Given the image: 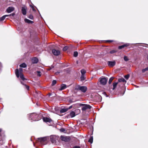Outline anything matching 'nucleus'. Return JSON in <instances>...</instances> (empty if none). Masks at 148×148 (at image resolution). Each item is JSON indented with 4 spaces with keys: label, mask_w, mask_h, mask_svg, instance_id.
<instances>
[{
    "label": "nucleus",
    "mask_w": 148,
    "mask_h": 148,
    "mask_svg": "<svg viewBox=\"0 0 148 148\" xmlns=\"http://www.w3.org/2000/svg\"><path fill=\"white\" fill-rule=\"evenodd\" d=\"M68 49V47L67 46H65V47H64V48H63V50L64 51H66Z\"/></svg>",
    "instance_id": "34"
},
{
    "label": "nucleus",
    "mask_w": 148,
    "mask_h": 148,
    "mask_svg": "<svg viewBox=\"0 0 148 148\" xmlns=\"http://www.w3.org/2000/svg\"><path fill=\"white\" fill-rule=\"evenodd\" d=\"M116 51L114 50H112L110 51V53L111 54L113 53H114L116 52Z\"/></svg>",
    "instance_id": "33"
},
{
    "label": "nucleus",
    "mask_w": 148,
    "mask_h": 148,
    "mask_svg": "<svg viewBox=\"0 0 148 148\" xmlns=\"http://www.w3.org/2000/svg\"><path fill=\"white\" fill-rule=\"evenodd\" d=\"M118 83V82H114L113 83V88L112 89L113 90H114V89H115V88L116 87V86Z\"/></svg>",
    "instance_id": "22"
},
{
    "label": "nucleus",
    "mask_w": 148,
    "mask_h": 148,
    "mask_svg": "<svg viewBox=\"0 0 148 148\" xmlns=\"http://www.w3.org/2000/svg\"><path fill=\"white\" fill-rule=\"evenodd\" d=\"M38 141L42 145H45L47 143V138L45 137L38 138Z\"/></svg>",
    "instance_id": "4"
},
{
    "label": "nucleus",
    "mask_w": 148,
    "mask_h": 148,
    "mask_svg": "<svg viewBox=\"0 0 148 148\" xmlns=\"http://www.w3.org/2000/svg\"><path fill=\"white\" fill-rule=\"evenodd\" d=\"M60 138L61 140L64 142H68L70 140L71 138L69 136H65L61 135L60 136Z\"/></svg>",
    "instance_id": "5"
},
{
    "label": "nucleus",
    "mask_w": 148,
    "mask_h": 148,
    "mask_svg": "<svg viewBox=\"0 0 148 148\" xmlns=\"http://www.w3.org/2000/svg\"><path fill=\"white\" fill-rule=\"evenodd\" d=\"M23 69L21 68H20L19 70L16 69L15 70V74L17 77L18 78L20 76V78L23 81L26 80V79L24 77L22 72Z\"/></svg>",
    "instance_id": "1"
},
{
    "label": "nucleus",
    "mask_w": 148,
    "mask_h": 148,
    "mask_svg": "<svg viewBox=\"0 0 148 148\" xmlns=\"http://www.w3.org/2000/svg\"><path fill=\"white\" fill-rule=\"evenodd\" d=\"M88 142L92 143L93 142V137L91 136L88 140Z\"/></svg>",
    "instance_id": "25"
},
{
    "label": "nucleus",
    "mask_w": 148,
    "mask_h": 148,
    "mask_svg": "<svg viewBox=\"0 0 148 148\" xmlns=\"http://www.w3.org/2000/svg\"><path fill=\"white\" fill-rule=\"evenodd\" d=\"M43 120L44 121L46 122L51 123L52 122V120L51 119L48 117H44Z\"/></svg>",
    "instance_id": "11"
},
{
    "label": "nucleus",
    "mask_w": 148,
    "mask_h": 148,
    "mask_svg": "<svg viewBox=\"0 0 148 148\" xmlns=\"http://www.w3.org/2000/svg\"><path fill=\"white\" fill-rule=\"evenodd\" d=\"M75 116V113L74 111H71L70 112L69 116H70L71 118L74 117Z\"/></svg>",
    "instance_id": "16"
},
{
    "label": "nucleus",
    "mask_w": 148,
    "mask_h": 148,
    "mask_svg": "<svg viewBox=\"0 0 148 148\" xmlns=\"http://www.w3.org/2000/svg\"><path fill=\"white\" fill-rule=\"evenodd\" d=\"M83 105L82 106L83 107L82 108V110L83 111H85L88 109H90L91 107L89 105L83 104Z\"/></svg>",
    "instance_id": "7"
},
{
    "label": "nucleus",
    "mask_w": 148,
    "mask_h": 148,
    "mask_svg": "<svg viewBox=\"0 0 148 148\" xmlns=\"http://www.w3.org/2000/svg\"><path fill=\"white\" fill-rule=\"evenodd\" d=\"M119 82H123L124 83H126V81L123 78H121L119 79Z\"/></svg>",
    "instance_id": "21"
},
{
    "label": "nucleus",
    "mask_w": 148,
    "mask_h": 148,
    "mask_svg": "<svg viewBox=\"0 0 148 148\" xmlns=\"http://www.w3.org/2000/svg\"><path fill=\"white\" fill-rule=\"evenodd\" d=\"M1 66V63L0 62V66Z\"/></svg>",
    "instance_id": "47"
},
{
    "label": "nucleus",
    "mask_w": 148,
    "mask_h": 148,
    "mask_svg": "<svg viewBox=\"0 0 148 148\" xmlns=\"http://www.w3.org/2000/svg\"><path fill=\"white\" fill-rule=\"evenodd\" d=\"M130 45V44L129 43H126L124 45H123L121 46H119L118 47V49H122L124 47H127L128 46H129Z\"/></svg>",
    "instance_id": "14"
},
{
    "label": "nucleus",
    "mask_w": 148,
    "mask_h": 148,
    "mask_svg": "<svg viewBox=\"0 0 148 148\" xmlns=\"http://www.w3.org/2000/svg\"><path fill=\"white\" fill-rule=\"evenodd\" d=\"M6 17H7V15H6L0 18V21H3L4 20V19Z\"/></svg>",
    "instance_id": "20"
},
{
    "label": "nucleus",
    "mask_w": 148,
    "mask_h": 148,
    "mask_svg": "<svg viewBox=\"0 0 148 148\" xmlns=\"http://www.w3.org/2000/svg\"><path fill=\"white\" fill-rule=\"evenodd\" d=\"M24 21L25 22L28 23L29 24H32L33 23V21H31L27 18H25L24 19Z\"/></svg>",
    "instance_id": "17"
},
{
    "label": "nucleus",
    "mask_w": 148,
    "mask_h": 148,
    "mask_svg": "<svg viewBox=\"0 0 148 148\" xmlns=\"http://www.w3.org/2000/svg\"><path fill=\"white\" fill-rule=\"evenodd\" d=\"M32 63H37L38 62V59L34 57L32 58Z\"/></svg>",
    "instance_id": "15"
},
{
    "label": "nucleus",
    "mask_w": 148,
    "mask_h": 148,
    "mask_svg": "<svg viewBox=\"0 0 148 148\" xmlns=\"http://www.w3.org/2000/svg\"><path fill=\"white\" fill-rule=\"evenodd\" d=\"M78 54V53L77 51H75L74 52L73 56L75 57H76L77 56Z\"/></svg>",
    "instance_id": "28"
},
{
    "label": "nucleus",
    "mask_w": 148,
    "mask_h": 148,
    "mask_svg": "<svg viewBox=\"0 0 148 148\" xmlns=\"http://www.w3.org/2000/svg\"><path fill=\"white\" fill-rule=\"evenodd\" d=\"M52 52L53 54L56 56L59 55L60 53V51L59 50H56L53 49L52 50Z\"/></svg>",
    "instance_id": "8"
},
{
    "label": "nucleus",
    "mask_w": 148,
    "mask_h": 148,
    "mask_svg": "<svg viewBox=\"0 0 148 148\" xmlns=\"http://www.w3.org/2000/svg\"><path fill=\"white\" fill-rule=\"evenodd\" d=\"M114 78L113 77H112L110 78L109 81V84H110L111 83L113 79Z\"/></svg>",
    "instance_id": "27"
},
{
    "label": "nucleus",
    "mask_w": 148,
    "mask_h": 148,
    "mask_svg": "<svg viewBox=\"0 0 148 148\" xmlns=\"http://www.w3.org/2000/svg\"><path fill=\"white\" fill-rule=\"evenodd\" d=\"M82 75H84L86 71L84 69H82L81 71Z\"/></svg>",
    "instance_id": "24"
},
{
    "label": "nucleus",
    "mask_w": 148,
    "mask_h": 148,
    "mask_svg": "<svg viewBox=\"0 0 148 148\" xmlns=\"http://www.w3.org/2000/svg\"><path fill=\"white\" fill-rule=\"evenodd\" d=\"M22 12L24 15H25L26 14V9L23 7L22 8Z\"/></svg>",
    "instance_id": "18"
},
{
    "label": "nucleus",
    "mask_w": 148,
    "mask_h": 148,
    "mask_svg": "<svg viewBox=\"0 0 148 148\" xmlns=\"http://www.w3.org/2000/svg\"><path fill=\"white\" fill-rule=\"evenodd\" d=\"M103 94L104 95H105V96H106V97H108V96H107V95H106V93L105 92H103Z\"/></svg>",
    "instance_id": "43"
},
{
    "label": "nucleus",
    "mask_w": 148,
    "mask_h": 148,
    "mask_svg": "<svg viewBox=\"0 0 148 148\" xmlns=\"http://www.w3.org/2000/svg\"><path fill=\"white\" fill-rule=\"evenodd\" d=\"M68 110L67 108H64L61 110L60 112L61 113H64L66 111Z\"/></svg>",
    "instance_id": "19"
},
{
    "label": "nucleus",
    "mask_w": 148,
    "mask_h": 148,
    "mask_svg": "<svg viewBox=\"0 0 148 148\" xmlns=\"http://www.w3.org/2000/svg\"><path fill=\"white\" fill-rule=\"evenodd\" d=\"M15 13H13L11 14H10L7 15V17H8V16H14L15 15Z\"/></svg>",
    "instance_id": "32"
},
{
    "label": "nucleus",
    "mask_w": 148,
    "mask_h": 148,
    "mask_svg": "<svg viewBox=\"0 0 148 148\" xmlns=\"http://www.w3.org/2000/svg\"><path fill=\"white\" fill-rule=\"evenodd\" d=\"M87 87L85 86H80L78 85L76 86L75 88L76 90H80L83 92H85L87 90Z\"/></svg>",
    "instance_id": "3"
},
{
    "label": "nucleus",
    "mask_w": 148,
    "mask_h": 148,
    "mask_svg": "<svg viewBox=\"0 0 148 148\" xmlns=\"http://www.w3.org/2000/svg\"><path fill=\"white\" fill-rule=\"evenodd\" d=\"M107 42H112V41H113V40H107L106 41Z\"/></svg>",
    "instance_id": "42"
},
{
    "label": "nucleus",
    "mask_w": 148,
    "mask_h": 148,
    "mask_svg": "<svg viewBox=\"0 0 148 148\" xmlns=\"http://www.w3.org/2000/svg\"><path fill=\"white\" fill-rule=\"evenodd\" d=\"M80 78L82 81L84 80L85 79L84 75H82Z\"/></svg>",
    "instance_id": "26"
},
{
    "label": "nucleus",
    "mask_w": 148,
    "mask_h": 148,
    "mask_svg": "<svg viewBox=\"0 0 148 148\" xmlns=\"http://www.w3.org/2000/svg\"><path fill=\"white\" fill-rule=\"evenodd\" d=\"M67 88L66 85L65 84H61L60 86V88H59L58 90L60 91H62Z\"/></svg>",
    "instance_id": "12"
},
{
    "label": "nucleus",
    "mask_w": 148,
    "mask_h": 148,
    "mask_svg": "<svg viewBox=\"0 0 148 148\" xmlns=\"http://www.w3.org/2000/svg\"><path fill=\"white\" fill-rule=\"evenodd\" d=\"M83 105L82 103H77L73 104V108L75 109L76 108H79L80 106H82Z\"/></svg>",
    "instance_id": "10"
},
{
    "label": "nucleus",
    "mask_w": 148,
    "mask_h": 148,
    "mask_svg": "<svg viewBox=\"0 0 148 148\" xmlns=\"http://www.w3.org/2000/svg\"><path fill=\"white\" fill-rule=\"evenodd\" d=\"M29 119L33 121H38L39 120L38 118V115L35 113H32L29 115Z\"/></svg>",
    "instance_id": "2"
},
{
    "label": "nucleus",
    "mask_w": 148,
    "mask_h": 148,
    "mask_svg": "<svg viewBox=\"0 0 148 148\" xmlns=\"http://www.w3.org/2000/svg\"><path fill=\"white\" fill-rule=\"evenodd\" d=\"M100 84L102 85H105L107 82V79L105 77H102L99 79Z\"/></svg>",
    "instance_id": "6"
},
{
    "label": "nucleus",
    "mask_w": 148,
    "mask_h": 148,
    "mask_svg": "<svg viewBox=\"0 0 148 148\" xmlns=\"http://www.w3.org/2000/svg\"><path fill=\"white\" fill-rule=\"evenodd\" d=\"M21 83L22 84H23V85H26L25 84H24V82H22V81H21Z\"/></svg>",
    "instance_id": "44"
},
{
    "label": "nucleus",
    "mask_w": 148,
    "mask_h": 148,
    "mask_svg": "<svg viewBox=\"0 0 148 148\" xmlns=\"http://www.w3.org/2000/svg\"><path fill=\"white\" fill-rule=\"evenodd\" d=\"M130 77V75L129 74H127L126 75H125L124 76V77L126 79H128Z\"/></svg>",
    "instance_id": "29"
},
{
    "label": "nucleus",
    "mask_w": 148,
    "mask_h": 148,
    "mask_svg": "<svg viewBox=\"0 0 148 148\" xmlns=\"http://www.w3.org/2000/svg\"><path fill=\"white\" fill-rule=\"evenodd\" d=\"M60 130L61 132H64L65 131V130L64 129V128H61V129Z\"/></svg>",
    "instance_id": "37"
},
{
    "label": "nucleus",
    "mask_w": 148,
    "mask_h": 148,
    "mask_svg": "<svg viewBox=\"0 0 148 148\" xmlns=\"http://www.w3.org/2000/svg\"><path fill=\"white\" fill-rule=\"evenodd\" d=\"M14 8L13 7H9L6 9V11L7 12L10 13L12 12L14 10Z\"/></svg>",
    "instance_id": "13"
},
{
    "label": "nucleus",
    "mask_w": 148,
    "mask_h": 148,
    "mask_svg": "<svg viewBox=\"0 0 148 148\" xmlns=\"http://www.w3.org/2000/svg\"><path fill=\"white\" fill-rule=\"evenodd\" d=\"M147 71H148V66L147 67Z\"/></svg>",
    "instance_id": "46"
},
{
    "label": "nucleus",
    "mask_w": 148,
    "mask_h": 148,
    "mask_svg": "<svg viewBox=\"0 0 148 148\" xmlns=\"http://www.w3.org/2000/svg\"><path fill=\"white\" fill-rule=\"evenodd\" d=\"M77 110H79V111H80V110H79V109H77Z\"/></svg>",
    "instance_id": "50"
},
{
    "label": "nucleus",
    "mask_w": 148,
    "mask_h": 148,
    "mask_svg": "<svg viewBox=\"0 0 148 148\" xmlns=\"http://www.w3.org/2000/svg\"><path fill=\"white\" fill-rule=\"evenodd\" d=\"M33 11H34V10L35 9H34V8H33Z\"/></svg>",
    "instance_id": "45"
},
{
    "label": "nucleus",
    "mask_w": 148,
    "mask_h": 148,
    "mask_svg": "<svg viewBox=\"0 0 148 148\" xmlns=\"http://www.w3.org/2000/svg\"><path fill=\"white\" fill-rule=\"evenodd\" d=\"M124 59L125 61H127L129 60L127 57L125 56L124 57Z\"/></svg>",
    "instance_id": "31"
},
{
    "label": "nucleus",
    "mask_w": 148,
    "mask_h": 148,
    "mask_svg": "<svg viewBox=\"0 0 148 148\" xmlns=\"http://www.w3.org/2000/svg\"><path fill=\"white\" fill-rule=\"evenodd\" d=\"M20 66L22 68H25L27 66V65L25 63H23L20 65Z\"/></svg>",
    "instance_id": "23"
},
{
    "label": "nucleus",
    "mask_w": 148,
    "mask_h": 148,
    "mask_svg": "<svg viewBox=\"0 0 148 148\" xmlns=\"http://www.w3.org/2000/svg\"><path fill=\"white\" fill-rule=\"evenodd\" d=\"M28 18H29L30 19H33V16L32 15H30L29 16Z\"/></svg>",
    "instance_id": "38"
},
{
    "label": "nucleus",
    "mask_w": 148,
    "mask_h": 148,
    "mask_svg": "<svg viewBox=\"0 0 148 148\" xmlns=\"http://www.w3.org/2000/svg\"><path fill=\"white\" fill-rule=\"evenodd\" d=\"M1 129H0V132L1 131Z\"/></svg>",
    "instance_id": "48"
},
{
    "label": "nucleus",
    "mask_w": 148,
    "mask_h": 148,
    "mask_svg": "<svg viewBox=\"0 0 148 148\" xmlns=\"http://www.w3.org/2000/svg\"><path fill=\"white\" fill-rule=\"evenodd\" d=\"M25 87H26V88L27 90H28L29 89V86L26 85H25Z\"/></svg>",
    "instance_id": "39"
},
{
    "label": "nucleus",
    "mask_w": 148,
    "mask_h": 148,
    "mask_svg": "<svg viewBox=\"0 0 148 148\" xmlns=\"http://www.w3.org/2000/svg\"><path fill=\"white\" fill-rule=\"evenodd\" d=\"M147 68L145 69H143L142 70V71L143 73H144L146 71H147Z\"/></svg>",
    "instance_id": "36"
},
{
    "label": "nucleus",
    "mask_w": 148,
    "mask_h": 148,
    "mask_svg": "<svg viewBox=\"0 0 148 148\" xmlns=\"http://www.w3.org/2000/svg\"><path fill=\"white\" fill-rule=\"evenodd\" d=\"M147 59L148 60V56H147Z\"/></svg>",
    "instance_id": "49"
},
{
    "label": "nucleus",
    "mask_w": 148,
    "mask_h": 148,
    "mask_svg": "<svg viewBox=\"0 0 148 148\" xmlns=\"http://www.w3.org/2000/svg\"><path fill=\"white\" fill-rule=\"evenodd\" d=\"M73 105H72L70 106H69V108H67V109H68V110L69 109H71L72 108H73Z\"/></svg>",
    "instance_id": "40"
},
{
    "label": "nucleus",
    "mask_w": 148,
    "mask_h": 148,
    "mask_svg": "<svg viewBox=\"0 0 148 148\" xmlns=\"http://www.w3.org/2000/svg\"><path fill=\"white\" fill-rule=\"evenodd\" d=\"M108 64L110 67H113L116 64V62L115 61H110L108 62Z\"/></svg>",
    "instance_id": "9"
},
{
    "label": "nucleus",
    "mask_w": 148,
    "mask_h": 148,
    "mask_svg": "<svg viewBox=\"0 0 148 148\" xmlns=\"http://www.w3.org/2000/svg\"><path fill=\"white\" fill-rule=\"evenodd\" d=\"M37 75L39 77L41 75L40 72L39 71H37Z\"/></svg>",
    "instance_id": "35"
},
{
    "label": "nucleus",
    "mask_w": 148,
    "mask_h": 148,
    "mask_svg": "<svg viewBox=\"0 0 148 148\" xmlns=\"http://www.w3.org/2000/svg\"><path fill=\"white\" fill-rule=\"evenodd\" d=\"M73 148H80V147L78 146H75Z\"/></svg>",
    "instance_id": "41"
},
{
    "label": "nucleus",
    "mask_w": 148,
    "mask_h": 148,
    "mask_svg": "<svg viewBox=\"0 0 148 148\" xmlns=\"http://www.w3.org/2000/svg\"><path fill=\"white\" fill-rule=\"evenodd\" d=\"M56 83V80H53V81L52 85L53 86L55 85Z\"/></svg>",
    "instance_id": "30"
}]
</instances>
